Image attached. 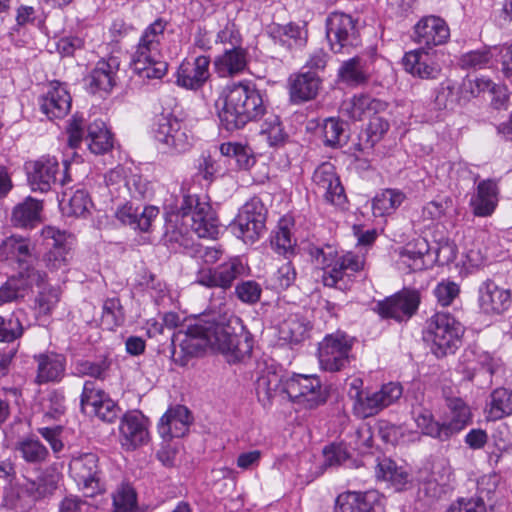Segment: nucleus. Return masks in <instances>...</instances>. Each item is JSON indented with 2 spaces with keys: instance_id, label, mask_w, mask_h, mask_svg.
<instances>
[{
  "instance_id": "1",
  "label": "nucleus",
  "mask_w": 512,
  "mask_h": 512,
  "mask_svg": "<svg viewBox=\"0 0 512 512\" xmlns=\"http://www.w3.org/2000/svg\"><path fill=\"white\" fill-rule=\"evenodd\" d=\"M180 339L179 347L186 355L193 356L207 346L226 355L229 362H237L252 352V339L241 325L238 317L220 321H203L188 327L185 333L175 335Z\"/></svg>"
},
{
  "instance_id": "2",
  "label": "nucleus",
  "mask_w": 512,
  "mask_h": 512,
  "mask_svg": "<svg viewBox=\"0 0 512 512\" xmlns=\"http://www.w3.org/2000/svg\"><path fill=\"white\" fill-rule=\"evenodd\" d=\"M217 106L220 123L227 131L243 128L263 116L266 110L260 92L254 85L244 82L228 86Z\"/></svg>"
},
{
  "instance_id": "3",
  "label": "nucleus",
  "mask_w": 512,
  "mask_h": 512,
  "mask_svg": "<svg viewBox=\"0 0 512 512\" xmlns=\"http://www.w3.org/2000/svg\"><path fill=\"white\" fill-rule=\"evenodd\" d=\"M165 23L158 19L143 32L131 59V68L142 79H161L168 65L161 53Z\"/></svg>"
},
{
  "instance_id": "4",
  "label": "nucleus",
  "mask_w": 512,
  "mask_h": 512,
  "mask_svg": "<svg viewBox=\"0 0 512 512\" xmlns=\"http://www.w3.org/2000/svg\"><path fill=\"white\" fill-rule=\"evenodd\" d=\"M311 254L322 265V281L327 287H335L344 276H351L364 267L363 256L355 255L352 252L338 256L330 246L325 249L316 248Z\"/></svg>"
},
{
  "instance_id": "5",
  "label": "nucleus",
  "mask_w": 512,
  "mask_h": 512,
  "mask_svg": "<svg viewBox=\"0 0 512 512\" xmlns=\"http://www.w3.org/2000/svg\"><path fill=\"white\" fill-rule=\"evenodd\" d=\"M462 328L449 313L437 312L427 322L426 339L432 342L437 357L454 352L460 342Z\"/></svg>"
},
{
  "instance_id": "6",
  "label": "nucleus",
  "mask_w": 512,
  "mask_h": 512,
  "mask_svg": "<svg viewBox=\"0 0 512 512\" xmlns=\"http://www.w3.org/2000/svg\"><path fill=\"white\" fill-rule=\"evenodd\" d=\"M182 218L190 222L191 231L199 238L215 239L219 234V223L212 207L196 195H185L180 205Z\"/></svg>"
},
{
  "instance_id": "7",
  "label": "nucleus",
  "mask_w": 512,
  "mask_h": 512,
  "mask_svg": "<svg viewBox=\"0 0 512 512\" xmlns=\"http://www.w3.org/2000/svg\"><path fill=\"white\" fill-rule=\"evenodd\" d=\"M283 393L296 405L313 409L326 401V393L315 375L293 374L285 379Z\"/></svg>"
},
{
  "instance_id": "8",
  "label": "nucleus",
  "mask_w": 512,
  "mask_h": 512,
  "mask_svg": "<svg viewBox=\"0 0 512 512\" xmlns=\"http://www.w3.org/2000/svg\"><path fill=\"white\" fill-rule=\"evenodd\" d=\"M266 208L258 198L247 201L239 213L231 229L233 233L245 243H254L265 230Z\"/></svg>"
},
{
  "instance_id": "9",
  "label": "nucleus",
  "mask_w": 512,
  "mask_h": 512,
  "mask_svg": "<svg viewBox=\"0 0 512 512\" xmlns=\"http://www.w3.org/2000/svg\"><path fill=\"white\" fill-rule=\"evenodd\" d=\"M153 133L155 139L171 152H185L192 144L186 125L171 114L155 117Z\"/></svg>"
},
{
  "instance_id": "10",
  "label": "nucleus",
  "mask_w": 512,
  "mask_h": 512,
  "mask_svg": "<svg viewBox=\"0 0 512 512\" xmlns=\"http://www.w3.org/2000/svg\"><path fill=\"white\" fill-rule=\"evenodd\" d=\"M327 38L335 53H349L360 44L359 33L354 19L342 12H333L326 21Z\"/></svg>"
},
{
  "instance_id": "11",
  "label": "nucleus",
  "mask_w": 512,
  "mask_h": 512,
  "mask_svg": "<svg viewBox=\"0 0 512 512\" xmlns=\"http://www.w3.org/2000/svg\"><path fill=\"white\" fill-rule=\"evenodd\" d=\"M80 404L83 413L103 422L112 423L120 414L118 405L93 381L84 383Z\"/></svg>"
},
{
  "instance_id": "12",
  "label": "nucleus",
  "mask_w": 512,
  "mask_h": 512,
  "mask_svg": "<svg viewBox=\"0 0 512 512\" xmlns=\"http://www.w3.org/2000/svg\"><path fill=\"white\" fill-rule=\"evenodd\" d=\"M98 462L96 454L85 453L72 458L69 464L72 477L87 497H92L101 491Z\"/></svg>"
},
{
  "instance_id": "13",
  "label": "nucleus",
  "mask_w": 512,
  "mask_h": 512,
  "mask_svg": "<svg viewBox=\"0 0 512 512\" xmlns=\"http://www.w3.org/2000/svg\"><path fill=\"white\" fill-rule=\"evenodd\" d=\"M248 268L238 257L230 258L215 269L205 268L197 273L196 282L205 287L230 288L239 277L247 274Z\"/></svg>"
},
{
  "instance_id": "14",
  "label": "nucleus",
  "mask_w": 512,
  "mask_h": 512,
  "mask_svg": "<svg viewBox=\"0 0 512 512\" xmlns=\"http://www.w3.org/2000/svg\"><path fill=\"white\" fill-rule=\"evenodd\" d=\"M351 343L343 334L326 336L319 344V362L322 369L336 372L343 369L349 362Z\"/></svg>"
},
{
  "instance_id": "15",
  "label": "nucleus",
  "mask_w": 512,
  "mask_h": 512,
  "mask_svg": "<svg viewBox=\"0 0 512 512\" xmlns=\"http://www.w3.org/2000/svg\"><path fill=\"white\" fill-rule=\"evenodd\" d=\"M440 52L418 48L406 52L403 57V65L406 72L421 79H437L442 71L440 64Z\"/></svg>"
},
{
  "instance_id": "16",
  "label": "nucleus",
  "mask_w": 512,
  "mask_h": 512,
  "mask_svg": "<svg viewBox=\"0 0 512 512\" xmlns=\"http://www.w3.org/2000/svg\"><path fill=\"white\" fill-rule=\"evenodd\" d=\"M420 294L417 290L403 289L377 305L378 313L396 321L407 320L417 311Z\"/></svg>"
},
{
  "instance_id": "17",
  "label": "nucleus",
  "mask_w": 512,
  "mask_h": 512,
  "mask_svg": "<svg viewBox=\"0 0 512 512\" xmlns=\"http://www.w3.org/2000/svg\"><path fill=\"white\" fill-rule=\"evenodd\" d=\"M449 36L446 22L438 16H425L414 26L413 40L419 48L435 50L434 47L446 43Z\"/></svg>"
},
{
  "instance_id": "18",
  "label": "nucleus",
  "mask_w": 512,
  "mask_h": 512,
  "mask_svg": "<svg viewBox=\"0 0 512 512\" xmlns=\"http://www.w3.org/2000/svg\"><path fill=\"white\" fill-rule=\"evenodd\" d=\"M312 180L318 191L323 193L327 202L335 206H342L345 204L346 195L344 188L332 163H321L315 169Z\"/></svg>"
},
{
  "instance_id": "19",
  "label": "nucleus",
  "mask_w": 512,
  "mask_h": 512,
  "mask_svg": "<svg viewBox=\"0 0 512 512\" xmlns=\"http://www.w3.org/2000/svg\"><path fill=\"white\" fill-rule=\"evenodd\" d=\"M119 442L123 449L132 451L149 442L144 416L137 412L125 414L119 425Z\"/></svg>"
},
{
  "instance_id": "20",
  "label": "nucleus",
  "mask_w": 512,
  "mask_h": 512,
  "mask_svg": "<svg viewBox=\"0 0 512 512\" xmlns=\"http://www.w3.org/2000/svg\"><path fill=\"white\" fill-rule=\"evenodd\" d=\"M499 56L504 75L512 81V44L508 47L481 49L463 54L460 66L464 69H481L486 67L493 56Z\"/></svg>"
},
{
  "instance_id": "21",
  "label": "nucleus",
  "mask_w": 512,
  "mask_h": 512,
  "mask_svg": "<svg viewBox=\"0 0 512 512\" xmlns=\"http://www.w3.org/2000/svg\"><path fill=\"white\" fill-rule=\"evenodd\" d=\"M35 259V246L28 238L12 235L5 238L0 244V260L17 263L20 267L25 265V272L31 271L29 266Z\"/></svg>"
},
{
  "instance_id": "22",
  "label": "nucleus",
  "mask_w": 512,
  "mask_h": 512,
  "mask_svg": "<svg viewBox=\"0 0 512 512\" xmlns=\"http://www.w3.org/2000/svg\"><path fill=\"white\" fill-rule=\"evenodd\" d=\"M33 191L47 192L58 181L59 163L55 158H41L26 166Z\"/></svg>"
},
{
  "instance_id": "23",
  "label": "nucleus",
  "mask_w": 512,
  "mask_h": 512,
  "mask_svg": "<svg viewBox=\"0 0 512 512\" xmlns=\"http://www.w3.org/2000/svg\"><path fill=\"white\" fill-rule=\"evenodd\" d=\"M42 236L45 240L51 241L48 243L51 246V250L46 255L48 266L52 269H60L66 266L69 262L72 245L71 235L55 227L47 226L43 228Z\"/></svg>"
},
{
  "instance_id": "24",
  "label": "nucleus",
  "mask_w": 512,
  "mask_h": 512,
  "mask_svg": "<svg viewBox=\"0 0 512 512\" xmlns=\"http://www.w3.org/2000/svg\"><path fill=\"white\" fill-rule=\"evenodd\" d=\"M165 208L169 209L166 213V225L164 240L166 244L171 245L173 249H176V245L183 247L184 249H190L191 245L190 233L191 228H188V222L182 218L180 213V206H171L165 204Z\"/></svg>"
},
{
  "instance_id": "25",
  "label": "nucleus",
  "mask_w": 512,
  "mask_h": 512,
  "mask_svg": "<svg viewBox=\"0 0 512 512\" xmlns=\"http://www.w3.org/2000/svg\"><path fill=\"white\" fill-rule=\"evenodd\" d=\"M210 59L198 56L193 60H184L177 72V84L190 90L201 88L209 79Z\"/></svg>"
},
{
  "instance_id": "26",
  "label": "nucleus",
  "mask_w": 512,
  "mask_h": 512,
  "mask_svg": "<svg viewBox=\"0 0 512 512\" xmlns=\"http://www.w3.org/2000/svg\"><path fill=\"white\" fill-rule=\"evenodd\" d=\"M511 303L510 290L504 289L493 281H485L479 288V305L486 314H501Z\"/></svg>"
},
{
  "instance_id": "27",
  "label": "nucleus",
  "mask_w": 512,
  "mask_h": 512,
  "mask_svg": "<svg viewBox=\"0 0 512 512\" xmlns=\"http://www.w3.org/2000/svg\"><path fill=\"white\" fill-rule=\"evenodd\" d=\"M446 405L449 415L447 421L442 423V439L444 441L463 430L472 418L469 406L461 398H447Z\"/></svg>"
},
{
  "instance_id": "28",
  "label": "nucleus",
  "mask_w": 512,
  "mask_h": 512,
  "mask_svg": "<svg viewBox=\"0 0 512 512\" xmlns=\"http://www.w3.org/2000/svg\"><path fill=\"white\" fill-rule=\"evenodd\" d=\"M71 108V97L59 82H52L47 93L42 97L41 110L48 118H62Z\"/></svg>"
},
{
  "instance_id": "29",
  "label": "nucleus",
  "mask_w": 512,
  "mask_h": 512,
  "mask_svg": "<svg viewBox=\"0 0 512 512\" xmlns=\"http://www.w3.org/2000/svg\"><path fill=\"white\" fill-rule=\"evenodd\" d=\"M320 84V78L313 71L292 75L289 78V92L292 102L301 103L315 98Z\"/></svg>"
},
{
  "instance_id": "30",
  "label": "nucleus",
  "mask_w": 512,
  "mask_h": 512,
  "mask_svg": "<svg viewBox=\"0 0 512 512\" xmlns=\"http://www.w3.org/2000/svg\"><path fill=\"white\" fill-rule=\"evenodd\" d=\"M380 506L376 491L349 492L337 498V512H379Z\"/></svg>"
},
{
  "instance_id": "31",
  "label": "nucleus",
  "mask_w": 512,
  "mask_h": 512,
  "mask_svg": "<svg viewBox=\"0 0 512 512\" xmlns=\"http://www.w3.org/2000/svg\"><path fill=\"white\" fill-rule=\"evenodd\" d=\"M118 70L119 61L116 57L100 60L87 78L91 92H109L115 85Z\"/></svg>"
},
{
  "instance_id": "32",
  "label": "nucleus",
  "mask_w": 512,
  "mask_h": 512,
  "mask_svg": "<svg viewBox=\"0 0 512 512\" xmlns=\"http://www.w3.org/2000/svg\"><path fill=\"white\" fill-rule=\"evenodd\" d=\"M191 422L189 410L182 405L170 408L160 419L159 433L162 437H182Z\"/></svg>"
},
{
  "instance_id": "33",
  "label": "nucleus",
  "mask_w": 512,
  "mask_h": 512,
  "mask_svg": "<svg viewBox=\"0 0 512 512\" xmlns=\"http://www.w3.org/2000/svg\"><path fill=\"white\" fill-rule=\"evenodd\" d=\"M498 203V187L492 180H483L477 185L475 195L470 200L473 214L478 217L490 216Z\"/></svg>"
},
{
  "instance_id": "34",
  "label": "nucleus",
  "mask_w": 512,
  "mask_h": 512,
  "mask_svg": "<svg viewBox=\"0 0 512 512\" xmlns=\"http://www.w3.org/2000/svg\"><path fill=\"white\" fill-rule=\"evenodd\" d=\"M422 397V395L420 397L415 396L411 402V418L420 430L419 433L421 435L444 441V439H442V423L436 421L432 411L422 405Z\"/></svg>"
},
{
  "instance_id": "35",
  "label": "nucleus",
  "mask_w": 512,
  "mask_h": 512,
  "mask_svg": "<svg viewBox=\"0 0 512 512\" xmlns=\"http://www.w3.org/2000/svg\"><path fill=\"white\" fill-rule=\"evenodd\" d=\"M284 381L282 376L271 368L260 372L255 382L256 395L264 406H270L273 399L283 393Z\"/></svg>"
},
{
  "instance_id": "36",
  "label": "nucleus",
  "mask_w": 512,
  "mask_h": 512,
  "mask_svg": "<svg viewBox=\"0 0 512 512\" xmlns=\"http://www.w3.org/2000/svg\"><path fill=\"white\" fill-rule=\"evenodd\" d=\"M214 66L220 77L239 74L247 66L246 50L242 47L226 48L223 54L215 58Z\"/></svg>"
},
{
  "instance_id": "37",
  "label": "nucleus",
  "mask_w": 512,
  "mask_h": 512,
  "mask_svg": "<svg viewBox=\"0 0 512 512\" xmlns=\"http://www.w3.org/2000/svg\"><path fill=\"white\" fill-rule=\"evenodd\" d=\"M38 363L36 382L39 384L60 380L65 371V358L49 353L35 356Z\"/></svg>"
},
{
  "instance_id": "38",
  "label": "nucleus",
  "mask_w": 512,
  "mask_h": 512,
  "mask_svg": "<svg viewBox=\"0 0 512 512\" xmlns=\"http://www.w3.org/2000/svg\"><path fill=\"white\" fill-rule=\"evenodd\" d=\"M34 277V271H27L8 278L0 287V305L24 298L31 287Z\"/></svg>"
},
{
  "instance_id": "39",
  "label": "nucleus",
  "mask_w": 512,
  "mask_h": 512,
  "mask_svg": "<svg viewBox=\"0 0 512 512\" xmlns=\"http://www.w3.org/2000/svg\"><path fill=\"white\" fill-rule=\"evenodd\" d=\"M158 214L159 210L155 206H146L139 212L137 208H133L131 205H125L117 211L116 215L123 224L146 232Z\"/></svg>"
},
{
  "instance_id": "40",
  "label": "nucleus",
  "mask_w": 512,
  "mask_h": 512,
  "mask_svg": "<svg viewBox=\"0 0 512 512\" xmlns=\"http://www.w3.org/2000/svg\"><path fill=\"white\" fill-rule=\"evenodd\" d=\"M430 247L424 238H418L413 244H408L399 251V264L409 271H421L425 268V257L429 254Z\"/></svg>"
},
{
  "instance_id": "41",
  "label": "nucleus",
  "mask_w": 512,
  "mask_h": 512,
  "mask_svg": "<svg viewBox=\"0 0 512 512\" xmlns=\"http://www.w3.org/2000/svg\"><path fill=\"white\" fill-rule=\"evenodd\" d=\"M42 203L31 197L16 205L12 212V223L14 226L27 228L34 227L40 221Z\"/></svg>"
},
{
  "instance_id": "42",
  "label": "nucleus",
  "mask_w": 512,
  "mask_h": 512,
  "mask_svg": "<svg viewBox=\"0 0 512 512\" xmlns=\"http://www.w3.org/2000/svg\"><path fill=\"white\" fill-rule=\"evenodd\" d=\"M85 140L94 154H104L113 147L112 135L102 120H95L89 124Z\"/></svg>"
},
{
  "instance_id": "43",
  "label": "nucleus",
  "mask_w": 512,
  "mask_h": 512,
  "mask_svg": "<svg viewBox=\"0 0 512 512\" xmlns=\"http://www.w3.org/2000/svg\"><path fill=\"white\" fill-rule=\"evenodd\" d=\"M309 322L299 314L289 315L279 327V336L289 343H299L305 339Z\"/></svg>"
},
{
  "instance_id": "44",
  "label": "nucleus",
  "mask_w": 512,
  "mask_h": 512,
  "mask_svg": "<svg viewBox=\"0 0 512 512\" xmlns=\"http://www.w3.org/2000/svg\"><path fill=\"white\" fill-rule=\"evenodd\" d=\"M406 199V195L398 189H385L377 194L372 201L375 216H384L394 212Z\"/></svg>"
},
{
  "instance_id": "45",
  "label": "nucleus",
  "mask_w": 512,
  "mask_h": 512,
  "mask_svg": "<svg viewBox=\"0 0 512 512\" xmlns=\"http://www.w3.org/2000/svg\"><path fill=\"white\" fill-rule=\"evenodd\" d=\"M362 381L359 379L354 380L352 387L356 389V402L355 410L362 418H367L376 415L378 412L386 408L384 401L381 399L377 391L367 394L362 397V393L358 391Z\"/></svg>"
},
{
  "instance_id": "46",
  "label": "nucleus",
  "mask_w": 512,
  "mask_h": 512,
  "mask_svg": "<svg viewBox=\"0 0 512 512\" xmlns=\"http://www.w3.org/2000/svg\"><path fill=\"white\" fill-rule=\"evenodd\" d=\"M365 62L360 57L344 61L338 70V77L349 85H360L368 80Z\"/></svg>"
},
{
  "instance_id": "47",
  "label": "nucleus",
  "mask_w": 512,
  "mask_h": 512,
  "mask_svg": "<svg viewBox=\"0 0 512 512\" xmlns=\"http://www.w3.org/2000/svg\"><path fill=\"white\" fill-rule=\"evenodd\" d=\"M486 410L490 420H498L512 414V392L506 388L495 389Z\"/></svg>"
},
{
  "instance_id": "48",
  "label": "nucleus",
  "mask_w": 512,
  "mask_h": 512,
  "mask_svg": "<svg viewBox=\"0 0 512 512\" xmlns=\"http://www.w3.org/2000/svg\"><path fill=\"white\" fill-rule=\"evenodd\" d=\"M322 136L325 146L337 148L347 142L345 123L337 118H327L322 125Z\"/></svg>"
},
{
  "instance_id": "49",
  "label": "nucleus",
  "mask_w": 512,
  "mask_h": 512,
  "mask_svg": "<svg viewBox=\"0 0 512 512\" xmlns=\"http://www.w3.org/2000/svg\"><path fill=\"white\" fill-rule=\"evenodd\" d=\"M220 153L226 157L235 158L239 168L248 169L253 163L251 149L236 142L223 143L219 147Z\"/></svg>"
},
{
  "instance_id": "50",
  "label": "nucleus",
  "mask_w": 512,
  "mask_h": 512,
  "mask_svg": "<svg viewBox=\"0 0 512 512\" xmlns=\"http://www.w3.org/2000/svg\"><path fill=\"white\" fill-rule=\"evenodd\" d=\"M22 334L23 326L18 312H12L6 316L0 315V342H13Z\"/></svg>"
},
{
  "instance_id": "51",
  "label": "nucleus",
  "mask_w": 512,
  "mask_h": 512,
  "mask_svg": "<svg viewBox=\"0 0 512 512\" xmlns=\"http://www.w3.org/2000/svg\"><path fill=\"white\" fill-rule=\"evenodd\" d=\"M124 321V314L119 299H107L103 304L101 324L108 330H114Z\"/></svg>"
},
{
  "instance_id": "52",
  "label": "nucleus",
  "mask_w": 512,
  "mask_h": 512,
  "mask_svg": "<svg viewBox=\"0 0 512 512\" xmlns=\"http://www.w3.org/2000/svg\"><path fill=\"white\" fill-rule=\"evenodd\" d=\"M271 245L279 254L293 251L296 240L292 237L286 220L280 221L277 230L271 236Z\"/></svg>"
},
{
  "instance_id": "53",
  "label": "nucleus",
  "mask_w": 512,
  "mask_h": 512,
  "mask_svg": "<svg viewBox=\"0 0 512 512\" xmlns=\"http://www.w3.org/2000/svg\"><path fill=\"white\" fill-rule=\"evenodd\" d=\"M22 457L29 463H40L48 455L46 447L37 439H25L18 447Z\"/></svg>"
},
{
  "instance_id": "54",
  "label": "nucleus",
  "mask_w": 512,
  "mask_h": 512,
  "mask_svg": "<svg viewBox=\"0 0 512 512\" xmlns=\"http://www.w3.org/2000/svg\"><path fill=\"white\" fill-rule=\"evenodd\" d=\"M113 512H134L136 493L129 485L120 486L113 495Z\"/></svg>"
},
{
  "instance_id": "55",
  "label": "nucleus",
  "mask_w": 512,
  "mask_h": 512,
  "mask_svg": "<svg viewBox=\"0 0 512 512\" xmlns=\"http://www.w3.org/2000/svg\"><path fill=\"white\" fill-rule=\"evenodd\" d=\"M91 204L90 198L84 190H77L68 198L66 205L62 207L63 211L69 216H83Z\"/></svg>"
},
{
  "instance_id": "56",
  "label": "nucleus",
  "mask_w": 512,
  "mask_h": 512,
  "mask_svg": "<svg viewBox=\"0 0 512 512\" xmlns=\"http://www.w3.org/2000/svg\"><path fill=\"white\" fill-rule=\"evenodd\" d=\"M262 288L253 280L243 281L235 287V294L238 299L246 304H255L260 300Z\"/></svg>"
},
{
  "instance_id": "57",
  "label": "nucleus",
  "mask_w": 512,
  "mask_h": 512,
  "mask_svg": "<svg viewBox=\"0 0 512 512\" xmlns=\"http://www.w3.org/2000/svg\"><path fill=\"white\" fill-rule=\"evenodd\" d=\"M341 112L353 120H361L367 115V95L354 96L344 101Z\"/></svg>"
},
{
  "instance_id": "58",
  "label": "nucleus",
  "mask_w": 512,
  "mask_h": 512,
  "mask_svg": "<svg viewBox=\"0 0 512 512\" xmlns=\"http://www.w3.org/2000/svg\"><path fill=\"white\" fill-rule=\"evenodd\" d=\"M261 134L266 136L267 141L272 146L282 142L284 139V133L279 117L270 114L261 125Z\"/></svg>"
},
{
  "instance_id": "59",
  "label": "nucleus",
  "mask_w": 512,
  "mask_h": 512,
  "mask_svg": "<svg viewBox=\"0 0 512 512\" xmlns=\"http://www.w3.org/2000/svg\"><path fill=\"white\" fill-rule=\"evenodd\" d=\"M388 129L389 124L385 119L379 116L371 117L368 126L364 132L366 136V144L369 147H373L377 142H379L382 139V137L388 131Z\"/></svg>"
},
{
  "instance_id": "60",
  "label": "nucleus",
  "mask_w": 512,
  "mask_h": 512,
  "mask_svg": "<svg viewBox=\"0 0 512 512\" xmlns=\"http://www.w3.org/2000/svg\"><path fill=\"white\" fill-rule=\"evenodd\" d=\"M377 477L395 484H402L406 481L407 475L399 471L389 459H384L377 465Z\"/></svg>"
},
{
  "instance_id": "61",
  "label": "nucleus",
  "mask_w": 512,
  "mask_h": 512,
  "mask_svg": "<svg viewBox=\"0 0 512 512\" xmlns=\"http://www.w3.org/2000/svg\"><path fill=\"white\" fill-rule=\"evenodd\" d=\"M59 290L56 288L43 289L36 298L39 314L48 315L59 302Z\"/></svg>"
},
{
  "instance_id": "62",
  "label": "nucleus",
  "mask_w": 512,
  "mask_h": 512,
  "mask_svg": "<svg viewBox=\"0 0 512 512\" xmlns=\"http://www.w3.org/2000/svg\"><path fill=\"white\" fill-rule=\"evenodd\" d=\"M460 292L459 286L452 281H442L434 289V295L440 305L449 306Z\"/></svg>"
},
{
  "instance_id": "63",
  "label": "nucleus",
  "mask_w": 512,
  "mask_h": 512,
  "mask_svg": "<svg viewBox=\"0 0 512 512\" xmlns=\"http://www.w3.org/2000/svg\"><path fill=\"white\" fill-rule=\"evenodd\" d=\"M447 512H486V507L481 497L469 499L461 498L451 504Z\"/></svg>"
},
{
  "instance_id": "64",
  "label": "nucleus",
  "mask_w": 512,
  "mask_h": 512,
  "mask_svg": "<svg viewBox=\"0 0 512 512\" xmlns=\"http://www.w3.org/2000/svg\"><path fill=\"white\" fill-rule=\"evenodd\" d=\"M450 204L451 200L448 198L430 201L423 207L422 217L426 220H438L445 215Z\"/></svg>"
}]
</instances>
